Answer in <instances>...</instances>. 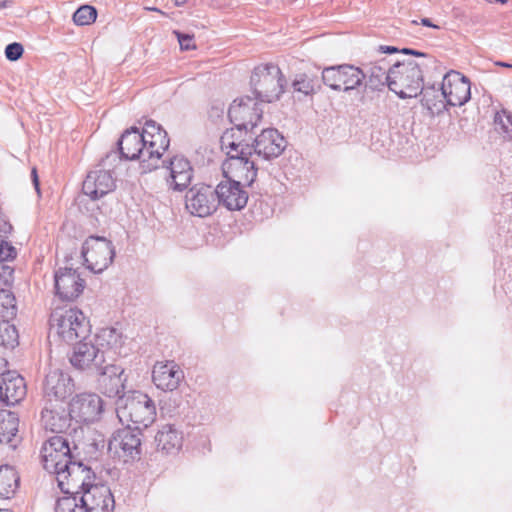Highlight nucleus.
Returning <instances> with one entry per match:
<instances>
[{
	"mask_svg": "<svg viewBox=\"0 0 512 512\" xmlns=\"http://www.w3.org/2000/svg\"><path fill=\"white\" fill-rule=\"evenodd\" d=\"M55 293L63 301H73L83 292L86 282L77 270L59 268L54 274Z\"/></svg>",
	"mask_w": 512,
	"mask_h": 512,
	"instance_id": "17",
	"label": "nucleus"
},
{
	"mask_svg": "<svg viewBox=\"0 0 512 512\" xmlns=\"http://www.w3.org/2000/svg\"><path fill=\"white\" fill-rule=\"evenodd\" d=\"M141 432L130 426L113 433L108 442V450L124 462L135 460L141 454Z\"/></svg>",
	"mask_w": 512,
	"mask_h": 512,
	"instance_id": "11",
	"label": "nucleus"
},
{
	"mask_svg": "<svg viewBox=\"0 0 512 512\" xmlns=\"http://www.w3.org/2000/svg\"><path fill=\"white\" fill-rule=\"evenodd\" d=\"M227 155L230 157V166L235 170V176L239 178L238 181L250 186L257 176L256 163L251 159L253 153L250 145L247 144L246 148H242L239 154H231L228 151Z\"/></svg>",
	"mask_w": 512,
	"mask_h": 512,
	"instance_id": "26",
	"label": "nucleus"
},
{
	"mask_svg": "<svg viewBox=\"0 0 512 512\" xmlns=\"http://www.w3.org/2000/svg\"><path fill=\"white\" fill-rule=\"evenodd\" d=\"M70 485H71V487H72V488H71V492H70L69 494H71V495H72V494H74V490H73V489H74V488H76V486H74V485H75V483H74V482H72V481H70ZM77 487L82 488V487H81V483H79V484L77 485ZM75 494H78V491H75Z\"/></svg>",
	"mask_w": 512,
	"mask_h": 512,
	"instance_id": "50",
	"label": "nucleus"
},
{
	"mask_svg": "<svg viewBox=\"0 0 512 512\" xmlns=\"http://www.w3.org/2000/svg\"><path fill=\"white\" fill-rule=\"evenodd\" d=\"M19 417L15 412L0 410V444L15 448L18 442Z\"/></svg>",
	"mask_w": 512,
	"mask_h": 512,
	"instance_id": "31",
	"label": "nucleus"
},
{
	"mask_svg": "<svg viewBox=\"0 0 512 512\" xmlns=\"http://www.w3.org/2000/svg\"><path fill=\"white\" fill-rule=\"evenodd\" d=\"M77 505V498L75 496L62 497L56 503L55 512H72Z\"/></svg>",
	"mask_w": 512,
	"mask_h": 512,
	"instance_id": "39",
	"label": "nucleus"
},
{
	"mask_svg": "<svg viewBox=\"0 0 512 512\" xmlns=\"http://www.w3.org/2000/svg\"><path fill=\"white\" fill-rule=\"evenodd\" d=\"M365 77L360 68L350 64L329 66L322 70L323 83L335 91L353 90L362 84Z\"/></svg>",
	"mask_w": 512,
	"mask_h": 512,
	"instance_id": "10",
	"label": "nucleus"
},
{
	"mask_svg": "<svg viewBox=\"0 0 512 512\" xmlns=\"http://www.w3.org/2000/svg\"><path fill=\"white\" fill-rule=\"evenodd\" d=\"M117 145L123 159H139L142 172L148 173L160 167L161 158L170 145V139L160 125L149 120L142 131L136 127L124 131Z\"/></svg>",
	"mask_w": 512,
	"mask_h": 512,
	"instance_id": "1",
	"label": "nucleus"
},
{
	"mask_svg": "<svg viewBox=\"0 0 512 512\" xmlns=\"http://www.w3.org/2000/svg\"><path fill=\"white\" fill-rule=\"evenodd\" d=\"M31 177H32V181H33V185L36 189V191L39 193L40 192V188H39V178H38V175H37V170L36 168H33L32 171H31Z\"/></svg>",
	"mask_w": 512,
	"mask_h": 512,
	"instance_id": "45",
	"label": "nucleus"
},
{
	"mask_svg": "<svg viewBox=\"0 0 512 512\" xmlns=\"http://www.w3.org/2000/svg\"><path fill=\"white\" fill-rule=\"evenodd\" d=\"M24 48L18 42L10 43L5 48V56L10 61H17L23 55Z\"/></svg>",
	"mask_w": 512,
	"mask_h": 512,
	"instance_id": "40",
	"label": "nucleus"
},
{
	"mask_svg": "<svg viewBox=\"0 0 512 512\" xmlns=\"http://www.w3.org/2000/svg\"><path fill=\"white\" fill-rule=\"evenodd\" d=\"M250 147L253 154L270 160L282 154L286 141L277 129L267 128L261 131Z\"/></svg>",
	"mask_w": 512,
	"mask_h": 512,
	"instance_id": "19",
	"label": "nucleus"
},
{
	"mask_svg": "<svg viewBox=\"0 0 512 512\" xmlns=\"http://www.w3.org/2000/svg\"><path fill=\"white\" fill-rule=\"evenodd\" d=\"M17 255L16 249L6 241H0V262L13 260Z\"/></svg>",
	"mask_w": 512,
	"mask_h": 512,
	"instance_id": "41",
	"label": "nucleus"
},
{
	"mask_svg": "<svg viewBox=\"0 0 512 512\" xmlns=\"http://www.w3.org/2000/svg\"><path fill=\"white\" fill-rule=\"evenodd\" d=\"M391 67L392 65L385 58L371 63L367 72H364L365 78H367L366 86L372 90H380L384 86L388 87Z\"/></svg>",
	"mask_w": 512,
	"mask_h": 512,
	"instance_id": "30",
	"label": "nucleus"
},
{
	"mask_svg": "<svg viewBox=\"0 0 512 512\" xmlns=\"http://www.w3.org/2000/svg\"><path fill=\"white\" fill-rule=\"evenodd\" d=\"M77 446L67 436L55 435L50 437L42 446L41 457L43 467L49 473L56 475L58 486L63 493L71 492L70 481L77 484L82 481L83 474H89L90 469L77 461L74 451Z\"/></svg>",
	"mask_w": 512,
	"mask_h": 512,
	"instance_id": "2",
	"label": "nucleus"
},
{
	"mask_svg": "<svg viewBox=\"0 0 512 512\" xmlns=\"http://www.w3.org/2000/svg\"><path fill=\"white\" fill-rule=\"evenodd\" d=\"M294 91L301 92L305 95L313 94L319 88V82L316 77L302 73L296 76L292 82Z\"/></svg>",
	"mask_w": 512,
	"mask_h": 512,
	"instance_id": "35",
	"label": "nucleus"
},
{
	"mask_svg": "<svg viewBox=\"0 0 512 512\" xmlns=\"http://www.w3.org/2000/svg\"><path fill=\"white\" fill-rule=\"evenodd\" d=\"M174 34L178 39L181 50L188 51L196 48L193 35L181 33L179 31H174Z\"/></svg>",
	"mask_w": 512,
	"mask_h": 512,
	"instance_id": "42",
	"label": "nucleus"
},
{
	"mask_svg": "<svg viewBox=\"0 0 512 512\" xmlns=\"http://www.w3.org/2000/svg\"><path fill=\"white\" fill-rule=\"evenodd\" d=\"M236 127L226 130L223 135L221 136V147L224 150H227L231 152V154H239L240 150L242 148H246L247 144H243L242 140H239L236 137Z\"/></svg>",
	"mask_w": 512,
	"mask_h": 512,
	"instance_id": "36",
	"label": "nucleus"
},
{
	"mask_svg": "<svg viewBox=\"0 0 512 512\" xmlns=\"http://www.w3.org/2000/svg\"><path fill=\"white\" fill-rule=\"evenodd\" d=\"M83 490L80 503L86 507L88 512H112L115 507V500L110 488L104 484H88L85 482L84 474L80 481ZM75 484L74 486H77Z\"/></svg>",
	"mask_w": 512,
	"mask_h": 512,
	"instance_id": "13",
	"label": "nucleus"
},
{
	"mask_svg": "<svg viewBox=\"0 0 512 512\" xmlns=\"http://www.w3.org/2000/svg\"><path fill=\"white\" fill-rule=\"evenodd\" d=\"M262 114L261 105L255 97L250 96L234 100L228 110L229 119L240 134L253 130L261 120Z\"/></svg>",
	"mask_w": 512,
	"mask_h": 512,
	"instance_id": "8",
	"label": "nucleus"
},
{
	"mask_svg": "<svg viewBox=\"0 0 512 512\" xmlns=\"http://www.w3.org/2000/svg\"><path fill=\"white\" fill-rule=\"evenodd\" d=\"M103 411L102 399L94 393L76 395L69 404L70 416L76 426L80 423H90L99 419Z\"/></svg>",
	"mask_w": 512,
	"mask_h": 512,
	"instance_id": "15",
	"label": "nucleus"
},
{
	"mask_svg": "<svg viewBox=\"0 0 512 512\" xmlns=\"http://www.w3.org/2000/svg\"><path fill=\"white\" fill-rule=\"evenodd\" d=\"M169 171L166 183L169 189L182 192L188 188L194 177V169L190 161L183 155H175L168 161H162Z\"/></svg>",
	"mask_w": 512,
	"mask_h": 512,
	"instance_id": "16",
	"label": "nucleus"
},
{
	"mask_svg": "<svg viewBox=\"0 0 512 512\" xmlns=\"http://www.w3.org/2000/svg\"><path fill=\"white\" fill-rule=\"evenodd\" d=\"M12 3H13V0H3V1H0V9L7 8V7L11 6Z\"/></svg>",
	"mask_w": 512,
	"mask_h": 512,
	"instance_id": "48",
	"label": "nucleus"
},
{
	"mask_svg": "<svg viewBox=\"0 0 512 512\" xmlns=\"http://www.w3.org/2000/svg\"><path fill=\"white\" fill-rule=\"evenodd\" d=\"M155 445L166 455L177 454L183 445V432L175 424H164L155 435Z\"/></svg>",
	"mask_w": 512,
	"mask_h": 512,
	"instance_id": "28",
	"label": "nucleus"
},
{
	"mask_svg": "<svg viewBox=\"0 0 512 512\" xmlns=\"http://www.w3.org/2000/svg\"><path fill=\"white\" fill-rule=\"evenodd\" d=\"M72 512H88V511H87L86 507H84V505L81 503L80 505L78 504L77 507Z\"/></svg>",
	"mask_w": 512,
	"mask_h": 512,
	"instance_id": "49",
	"label": "nucleus"
},
{
	"mask_svg": "<svg viewBox=\"0 0 512 512\" xmlns=\"http://www.w3.org/2000/svg\"><path fill=\"white\" fill-rule=\"evenodd\" d=\"M108 362L106 350L100 348L95 341L80 340L74 346L70 357V363L74 368L93 376L102 371Z\"/></svg>",
	"mask_w": 512,
	"mask_h": 512,
	"instance_id": "7",
	"label": "nucleus"
},
{
	"mask_svg": "<svg viewBox=\"0 0 512 512\" xmlns=\"http://www.w3.org/2000/svg\"><path fill=\"white\" fill-rule=\"evenodd\" d=\"M503 115L505 117V120L501 118L499 114L495 117V121L501 124V127L506 134V136L510 139H512V113L508 112L506 110H503Z\"/></svg>",
	"mask_w": 512,
	"mask_h": 512,
	"instance_id": "43",
	"label": "nucleus"
},
{
	"mask_svg": "<svg viewBox=\"0 0 512 512\" xmlns=\"http://www.w3.org/2000/svg\"><path fill=\"white\" fill-rule=\"evenodd\" d=\"M470 80L461 73L451 70L443 77L439 97L446 98L448 106H462L471 97Z\"/></svg>",
	"mask_w": 512,
	"mask_h": 512,
	"instance_id": "12",
	"label": "nucleus"
},
{
	"mask_svg": "<svg viewBox=\"0 0 512 512\" xmlns=\"http://www.w3.org/2000/svg\"><path fill=\"white\" fill-rule=\"evenodd\" d=\"M441 92V87L436 88L434 85L432 86H421L419 90V94H422L421 103L424 107H426L432 113L434 111L440 112L442 109L446 108V98H442L438 96Z\"/></svg>",
	"mask_w": 512,
	"mask_h": 512,
	"instance_id": "33",
	"label": "nucleus"
},
{
	"mask_svg": "<svg viewBox=\"0 0 512 512\" xmlns=\"http://www.w3.org/2000/svg\"><path fill=\"white\" fill-rule=\"evenodd\" d=\"M116 413L123 425L134 424V428L141 431V427L147 428L155 421L156 406L147 394L132 391L117 399Z\"/></svg>",
	"mask_w": 512,
	"mask_h": 512,
	"instance_id": "3",
	"label": "nucleus"
},
{
	"mask_svg": "<svg viewBox=\"0 0 512 512\" xmlns=\"http://www.w3.org/2000/svg\"><path fill=\"white\" fill-rule=\"evenodd\" d=\"M19 476L9 465L0 466V498H10L18 488Z\"/></svg>",
	"mask_w": 512,
	"mask_h": 512,
	"instance_id": "32",
	"label": "nucleus"
},
{
	"mask_svg": "<svg viewBox=\"0 0 512 512\" xmlns=\"http://www.w3.org/2000/svg\"><path fill=\"white\" fill-rule=\"evenodd\" d=\"M99 390L109 398L126 396L124 392L125 381L124 369L109 361L102 371L96 373Z\"/></svg>",
	"mask_w": 512,
	"mask_h": 512,
	"instance_id": "18",
	"label": "nucleus"
},
{
	"mask_svg": "<svg viewBox=\"0 0 512 512\" xmlns=\"http://www.w3.org/2000/svg\"><path fill=\"white\" fill-rule=\"evenodd\" d=\"M82 256L88 269L101 273L113 262L115 250L112 242L105 237L90 236L83 244Z\"/></svg>",
	"mask_w": 512,
	"mask_h": 512,
	"instance_id": "9",
	"label": "nucleus"
},
{
	"mask_svg": "<svg viewBox=\"0 0 512 512\" xmlns=\"http://www.w3.org/2000/svg\"><path fill=\"white\" fill-rule=\"evenodd\" d=\"M9 320L0 321V347L4 349H14L19 343L18 331Z\"/></svg>",
	"mask_w": 512,
	"mask_h": 512,
	"instance_id": "34",
	"label": "nucleus"
},
{
	"mask_svg": "<svg viewBox=\"0 0 512 512\" xmlns=\"http://www.w3.org/2000/svg\"><path fill=\"white\" fill-rule=\"evenodd\" d=\"M71 377L61 370H51L45 378L44 394L50 400H64L73 392Z\"/></svg>",
	"mask_w": 512,
	"mask_h": 512,
	"instance_id": "27",
	"label": "nucleus"
},
{
	"mask_svg": "<svg viewBox=\"0 0 512 512\" xmlns=\"http://www.w3.org/2000/svg\"><path fill=\"white\" fill-rule=\"evenodd\" d=\"M379 51L382 53H389V54L399 52L398 48H396L394 46H386V45L379 46Z\"/></svg>",
	"mask_w": 512,
	"mask_h": 512,
	"instance_id": "46",
	"label": "nucleus"
},
{
	"mask_svg": "<svg viewBox=\"0 0 512 512\" xmlns=\"http://www.w3.org/2000/svg\"><path fill=\"white\" fill-rule=\"evenodd\" d=\"M146 9L149 10V11H156V12H159L161 14H164L161 10H159L158 8H155V7H147Z\"/></svg>",
	"mask_w": 512,
	"mask_h": 512,
	"instance_id": "53",
	"label": "nucleus"
},
{
	"mask_svg": "<svg viewBox=\"0 0 512 512\" xmlns=\"http://www.w3.org/2000/svg\"><path fill=\"white\" fill-rule=\"evenodd\" d=\"M97 18V10L89 5L78 8L73 14V21L76 25L85 26L95 22Z\"/></svg>",
	"mask_w": 512,
	"mask_h": 512,
	"instance_id": "37",
	"label": "nucleus"
},
{
	"mask_svg": "<svg viewBox=\"0 0 512 512\" xmlns=\"http://www.w3.org/2000/svg\"><path fill=\"white\" fill-rule=\"evenodd\" d=\"M0 268V316L3 319H13L17 314L16 299L11 291L14 269L6 264Z\"/></svg>",
	"mask_w": 512,
	"mask_h": 512,
	"instance_id": "25",
	"label": "nucleus"
},
{
	"mask_svg": "<svg viewBox=\"0 0 512 512\" xmlns=\"http://www.w3.org/2000/svg\"><path fill=\"white\" fill-rule=\"evenodd\" d=\"M188 0H174L176 6H183Z\"/></svg>",
	"mask_w": 512,
	"mask_h": 512,
	"instance_id": "52",
	"label": "nucleus"
},
{
	"mask_svg": "<svg viewBox=\"0 0 512 512\" xmlns=\"http://www.w3.org/2000/svg\"><path fill=\"white\" fill-rule=\"evenodd\" d=\"M496 65L498 66H501V67H506V68H512V64H509V63H506V62H496Z\"/></svg>",
	"mask_w": 512,
	"mask_h": 512,
	"instance_id": "51",
	"label": "nucleus"
},
{
	"mask_svg": "<svg viewBox=\"0 0 512 512\" xmlns=\"http://www.w3.org/2000/svg\"><path fill=\"white\" fill-rule=\"evenodd\" d=\"M421 23H422L424 26L433 27V28H438V26L434 25V24L430 21V19H428V18H423V19L421 20Z\"/></svg>",
	"mask_w": 512,
	"mask_h": 512,
	"instance_id": "47",
	"label": "nucleus"
},
{
	"mask_svg": "<svg viewBox=\"0 0 512 512\" xmlns=\"http://www.w3.org/2000/svg\"><path fill=\"white\" fill-rule=\"evenodd\" d=\"M26 396L24 378L14 371L0 375V400L6 405H15Z\"/></svg>",
	"mask_w": 512,
	"mask_h": 512,
	"instance_id": "24",
	"label": "nucleus"
},
{
	"mask_svg": "<svg viewBox=\"0 0 512 512\" xmlns=\"http://www.w3.org/2000/svg\"><path fill=\"white\" fill-rule=\"evenodd\" d=\"M218 205L222 204L230 211L243 209L248 201V194L240 181L226 179L215 188Z\"/></svg>",
	"mask_w": 512,
	"mask_h": 512,
	"instance_id": "20",
	"label": "nucleus"
},
{
	"mask_svg": "<svg viewBox=\"0 0 512 512\" xmlns=\"http://www.w3.org/2000/svg\"><path fill=\"white\" fill-rule=\"evenodd\" d=\"M183 377V371L174 361L157 362L153 367V382L163 391L177 389Z\"/></svg>",
	"mask_w": 512,
	"mask_h": 512,
	"instance_id": "23",
	"label": "nucleus"
},
{
	"mask_svg": "<svg viewBox=\"0 0 512 512\" xmlns=\"http://www.w3.org/2000/svg\"><path fill=\"white\" fill-rule=\"evenodd\" d=\"M0 512H5V511H3V510H0Z\"/></svg>",
	"mask_w": 512,
	"mask_h": 512,
	"instance_id": "54",
	"label": "nucleus"
},
{
	"mask_svg": "<svg viewBox=\"0 0 512 512\" xmlns=\"http://www.w3.org/2000/svg\"><path fill=\"white\" fill-rule=\"evenodd\" d=\"M113 174L102 168L91 171L82 184V191L92 200H97L112 192L115 188Z\"/></svg>",
	"mask_w": 512,
	"mask_h": 512,
	"instance_id": "22",
	"label": "nucleus"
},
{
	"mask_svg": "<svg viewBox=\"0 0 512 512\" xmlns=\"http://www.w3.org/2000/svg\"><path fill=\"white\" fill-rule=\"evenodd\" d=\"M94 341L100 348L106 350L109 361H113L114 356L120 353L124 338L116 328L105 327L95 335Z\"/></svg>",
	"mask_w": 512,
	"mask_h": 512,
	"instance_id": "29",
	"label": "nucleus"
},
{
	"mask_svg": "<svg viewBox=\"0 0 512 512\" xmlns=\"http://www.w3.org/2000/svg\"><path fill=\"white\" fill-rule=\"evenodd\" d=\"M422 84L423 72L417 62H395L390 68L388 88L401 99L417 97Z\"/></svg>",
	"mask_w": 512,
	"mask_h": 512,
	"instance_id": "6",
	"label": "nucleus"
},
{
	"mask_svg": "<svg viewBox=\"0 0 512 512\" xmlns=\"http://www.w3.org/2000/svg\"><path fill=\"white\" fill-rule=\"evenodd\" d=\"M185 207L198 217L211 215L218 207L215 189L210 185L193 186L185 195Z\"/></svg>",
	"mask_w": 512,
	"mask_h": 512,
	"instance_id": "14",
	"label": "nucleus"
},
{
	"mask_svg": "<svg viewBox=\"0 0 512 512\" xmlns=\"http://www.w3.org/2000/svg\"><path fill=\"white\" fill-rule=\"evenodd\" d=\"M401 53L403 54H410V55H413V56H418V57H425L426 54L423 53V52H420L418 50H414V49H410V48H403L401 51Z\"/></svg>",
	"mask_w": 512,
	"mask_h": 512,
	"instance_id": "44",
	"label": "nucleus"
},
{
	"mask_svg": "<svg viewBox=\"0 0 512 512\" xmlns=\"http://www.w3.org/2000/svg\"><path fill=\"white\" fill-rule=\"evenodd\" d=\"M250 85L255 99L261 103H271L284 92L286 80L277 65L263 63L254 68Z\"/></svg>",
	"mask_w": 512,
	"mask_h": 512,
	"instance_id": "5",
	"label": "nucleus"
},
{
	"mask_svg": "<svg viewBox=\"0 0 512 512\" xmlns=\"http://www.w3.org/2000/svg\"><path fill=\"white\" fill-rule=\"evenodd\" d=\"M122 159L123 157L120 152L118 153L117 151H110L100 161L99 166L104 170H108L112 174Z\"/></svg>",
	"mask_w": 512,
	"mask_h": 512,
	"instance_id": "38",
	"label": "nucleus"
},
{
	"mask_svg": "<svg viewBox=\"0 0 512 512\" xmlns=\"http://www.w3.org/2000/svg\"><path fill=\"white\" fill-rule=\"evenodd\" d=\"M50 336H56L65 343L86 340L91 325L78 308L56 309L50 316Z\"/></svg>",
	"mask_w": 512,
	"mask_h": 512,
	"instance_id": "4",
	"label": "nucleus"
},
{
	"mask_svg": "<svg viewBox=\"0 0 512 512\" xmlns=\"http://www.w3.org/2000/svg\"><path fill=\"white\" fill-rule=\"evenodd\" d=\"M41 421L46 430L57 435L67 436L74 439L78 433H82L80 426H76L70 412H59L52 409H44L41 413Z\"/></svg>",
	"mask_w": 512,
	"mask_h": 512,
	"instance_id": "21",
	"label": "nucleus"
}]
</instances>
